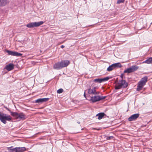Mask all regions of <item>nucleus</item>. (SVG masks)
<instances>
[{
  "instance_id": "f257e3e1",
  "label": "nucleus",
  "mask_w": 152,
  "mask_h": 152,
  "mask_svg": "<svg viewBox=\"0 0 152 152\" xmlns=\"http://www.w3.org/2000/svg\"><path fill=\"white\" fill-rule=\"evenodd\" d=\"M148 81V77L145 76L142 78L137 83V88L136 90L139 91L142 90L143 86L145 85Z\"/></svg>"
},
{
  "instance_id": "f03ea898",
  "label": "nucleus",
  "mask_w": 152,
  "mask_h": 152,
  "mask_svg": "<svg viewBox=\"0 0 152 152\" xmlns=\"http://www.w3.org/2000/svg\"><path fill=\"white\" fill-rule=\"evenodd\" d=\"M11 115L16 119L24 120L26 118V116L23 113H18L16 112H10Z\"/></svg>"
},
{
  "instance_id": "7ed1b4c3",
  "label": "nucleus",
  "mask_w": 152,
  "mask_h": 152,
  "mask_svg": "<svg viewBox=\"0 0 152 152\" xmlns=\"http://www.w3.org/2000/svg\"><path fill=\"white\" fill-rule=\"evenodd\" d=\"M128 83L125 80H121L116 84L115 89H118L122 88H126L128 86Z\"/></svg>"
},
{
  "instance_id": "20e7f679",
  "label": "nucleus",
  "mask_w": 152,
  "mask_h": 152,
  "mask_svg": "<svg viewBox=\"0 0 152 152\" xmlns=\"http://www.w3.org/2000/svg\"><path fill=\"white\" fill-rule=\"evenodd\" d=\"M12 119L11 116L6 114L1 113L0 112V120L4 124L7 123L6 121H10Z\"/></svg>"
},
{
  "instance_id": "39448f33",
  "label": "nucleus",
  "mask_w": 152,
  "mask_h": 152,
  "mask_svg": "<svg viewBox=\"0 0 152 152\" xmlns=\"http://www.w3.org/2000/svg\"><path fill=\"white\" fill-rule=\"evenodd\" d=\"M106 97L105 96H101L99 95H95L91 97L89 101L92 103H94L101 100L104 99Z\"/></svg>"
},
{
  "instance_id": "423d86ee",
  "label": "nucleus",
  "mask_w": 152,
  "mask_h": 152,
  "mask_svg": "<svg viewBox=\"0 0 152 152\" xmlns=\"http://www.w3.org/2000/svg\"><path fill=\"white\" fill-rule=\"evenodd\" d=\"M139 68V67L136 65L132 66L131 67L125 69L124 71V73H130L133 72L137 70Z\"/></svg>"
},
{
  "instance_id": "0eeeda50",
  "label": "nucleus",
  "mask_w": 152,
  "mask_h": 152,
  "mask_svg": "<svg viewBox=\"0 0 152 152\" xmlns=\"http://www.w3.org/2000/svg\"><path fill=\"white\" fill-rule=\"evenodd\" d=\"M44 22L43 21L39 22H35L30 23L26 25V26L29 28H33L35 27H38L42 24Z\"/></svg>"
},
{
  "instance_id": "6e6552de",
  "label": "nucleus",
  "mask_w": 152,
  "mask_h": 152,
  "mask_svg": "<svg viewBox=\"0 0 152 152\" xmlns=\"http://www.w3.org/2000/svg\"><path fill=\"white\" fill-rule=\"evenodd\" d=\"M97 88L96 87L90 88L88 89V93L89 94L93 95H98L99 94V92L96 91V89Z\"/></svg>"
},
{
  "instance_id": "1a4fd4ad",
  "label": "nucleus",
  "mask_w": 152,
  "mask_h": 152,
  "mask_svg": "<svg viewBox=\"0 0 152 152\" xmlns=\"http://www.w3.org/2000/svg\"><path fill=\"white\" fill-rule=\"evenodd\" d=\"M9 55H10L12 56H20L22 55V54L15 51L7 50L6 51Z\"/></svg>"
},
{
  "instance_id": "9d476101",
  "label": "nucleus",
  "mask_w": 152,
  "mask_h": 152,
  "mask_svg": "<svg viewBox=\"0 0 152 152\" xmlns=\"http://www.w3.org/2000/svg\"><path fill=\"white\" fill-rule=\"evenodd\" d=\"M139 116V114L138 113L132 115L128 118V121H135L136 120Z\"/></svg>"
},
{
  "instance_id": "9b49d317",
  "label": "nucleus",
  "mask_w": 152,
  "mask_h": 152,
  "mask_svg": "<svg viewBox=\"0 0 152 152\" xmlns=\"http://www.w3.org/2000/svg\"><path fill=\"white\" fill-rule=\"evenodd\" d=\"M60 62L63 68L67 66L70 63V61L68 60H62Z\"/></svg>"
},
{
  "instance_id": "f8f14e48",
  "label": "nucleus",
  "mask_w": 152,
  "mask_h": 152,
  "mask_svg": "<svg viewBox=\"0 0 152 152\" xmlns=\"http://www.w3.org/2000/svg\"><path fill=\"white\" fill-rule=\"evenodd\" d=\"M53 68L56 69H60L63 68L60 61L56 63L53 66Z\"/></svg>"
},
{
  "instance_id": "ddd939ff",
  "label": "nucleus",
  "mask_w": 152,
  "mask_h": 152,
  "mask_svg": "<svg viewBox=\"0 0 152 152\" xmlns=\"http://www.w3.org/2000/svg\"><path fill=\"white\" fill-rule=\"evenodd\" d=\"M109 79V77H107L102 79H96L94 80V81L96 82H98L99 83H100L102 82L107 81Z\"/></svg>"
},
{
  "instance_id": "4468645a",
  "label": "nucleus",
  "mask_w": 152,
  "mask_h": 152,
  "mask_svg": "<svg viewBox=\"0 0 152 152\" xmlns=\"http://www.w3.org/2000/svg\"><path fill=\"white\" fill-rule=\"evenodd\" d=\"M15 149H16V152H23L26 150V148L24 147H15Z\"/></svg>"
},
{
  "instance_id": "2eb2a0df",
  "label": "nucleus",
  "mask_w": 152,
  "mask_h": 152,
  "mask_svg": "<svg viewBox=\"0 0 152 152\" xmlns=\"http://www.w3.org/2000/svg\"><path fill=\"white\" fill-rule=\"evenodd\" d=\"M14 68V65L12 64H10L7 65L5 68L8 71H10L12 70Z\"/></svg>"
},
{
  "instance_id": "dca6fc26",
  "label": "nucleus",
  "mask_w": 152,
  "mask_h": 152,
  "mask_svg": "<svg viewBox=\"0 0 152 152\" xmlns=\"http://www.w3.org/2000/svg\"><path fill=\"white\" fill-rule=\"evenodd\" d=\"M8 3V0H0V7L6 6Z\"/></svg>"
},
{
  "instance_id": "f3484780",
  "label": "nucleus",
  "mask_w": 152,
  "mask_h": 152,
  "mask_svg": "<svg viewBox=\"0 0 152 152\" xmlns=\"http://www.w3.org/2000/svg\"><path fill=\"white\" fill-rule=\"evenodd\" d=\"M49 99L48 98H44L42 99H38L35 102L37 103L42 102L48 101Z\"/></svg>"
},
{
  "instance_id": "a211bd4d",
  "label": "nucleus",
  "mask_w": 152,
  "mask_h": 152,
  "mask_svg": "<svg viewBox=\"0 0 152 152\" xmlns=\"http://www.w3.org/2000/svg\"><path fill=\"white\" fill-rule=\"evenodd\" d=\"M105 115L103 113H100L96 115V116H98V119L99 120L102 119Z\"/></svg>"
},
{
  "instance_id": "6ab92c4d",
  "label": "nucleus",
  "mask_w": 152,
  "mask_h": 152,
  "mask_svg": "<svg viewBox=\"0 0 152 152\" xmlns=\"http://www.w3.org/2000/svg\"><path fill=\"white\" fill-rule=\"evenodd\" d=\"M112 65L114 69L115 68L121 67L122 66V65L120 63L113 64Z\"/></svg>"
},
{
  "instance_id": "aec40b11",
  "label": "nucleus",
  "mask_w": 152,
  "mask_h": 152,
  "mask_svg": "<svg viewBox=\"0 0 152 152\" xmlns=\"http://www.w3.org/2000/svg\"><path fill=\"white\" fill-rule=\"evenodd\" d=\"M152 63V59L151 57L149 58L148 59L142 62V63L148 64H151Z\"/></svg>"
},
{
  "instance_id": "412c9836",
  "label": "nucleus",
  "mask_w": 152,
  "mask_h": 152,
  "mask_svg": "<svg viewBox=\"0 0 152 152\" xmlns=\"http://www.w3.org/2000/svg\"><path fill=\"white\" fill-rule=\"evenodd\" d=\"M13 147L12 146L8 147L7 148V149L8 151H9L10 152H12L15 151V152H16V149H15V148H12Z\"/></svg>"
},
{
  "instance_id": "4be33fe9",
  "label": "nucleus",
  "mask_w": 152,
  "mask_h": 152,
  "mask_svg": "<svg viewBox=\"0 0 152 152\" xmlns=\"http://www.w3.org/2000/svg\"><path fill=\"white\" fill-rule=\"evenodd\" d=\"M114 69L112 65L110 66L107 69V70L108 71H110Z\"/></svg>"
},
{
  "instance_id": "5701e85b",
  "label": "nucleus",
  "mask_w": 152,
  "mask_h": 152,
  "mask_svg": "<svg viewBox=\"0 0 152 152\" xmlns=\"http://www.w3.org/2000/svg\"><path fill=\"white\" fill-rule=\"evenodd\" d=\"M63 91V90L62 88H60L57 91V93L58 94H61Z\"/></svg>"
},
{
  "instance_id": "b1692460",
  "label": "nucleus",
  "mask_w": 152,
  "mask_h": 152,
  "mask_svg": "<svg viewBox=\"0 0 152 152\" xmlns=\"http://www.w3.org/2000/svg\"><path fill=\"white\" fill-rule=\"evenodd\" d=\"M124 0H118L117 1V3L119 4L124 2Z\"/></svg>"
},
{
  "instance_id": "393cba45",
  "label": "nucleus",
  "mask_w": 152,
  "mask_h": 152,
  "mask_svg": "<svg viewBox=\"0 0 152 152\" xmlns=\"http://www.w3.org/2000/svg\"><path fill=\"white\" fill-rule=\"evenodd\" d=\"M113 138V136H110L108 137L107 138V140H111Z\"/></svg>"
},
{
  "instance_id": "a878e982",
  "label": "nucleus",
  "mask_w": 152,
  "mask_h": 152,
  "mask_svg": "<svg viewBox=\"0 0 152 152\" xmlns=\"http://www.w3.org/2000/svg\"><path fill=\"white\" fill-rule=\"evenodd\" d=\"M124 76V75L123 74H121V75L120 77L121 78V80H123Z\"/></svg>"
},
{
  "instance_id": "bb28decb",
  "label": "nucleus",
  "mask_w": 152,
  "mask_h": 152,
  "mask_svg": "<svg viewBox=\"0 0 152 152\" xmlns=\"http://www.w3.org/2000/svg\"><path fill=\"white\" fill-rule=\"evenodd\" d=\"M5 108L7 110H8V111H10V112H11L10 110L7 107H5Z\"/></svg>"
},
{
  "instance_id": "cd10ccee",
  "label": "nucleus",
  "mask_w": 152,
  "mask_h": 152,
  "mask_svg": "<svg viewBox=\"0 0 152 152\" xmlns=\"http://www.w3.org/2000/svg\"><path fill=\"white\" fill-rule=\"evenodd\" d=\"M61 47L62 48H64V46L63 45H62L61 46Z\"/></svg>"
},
{
  "instance_id": "c85d7f7f",
  "label": "nucleus",
  "mask_w": 152,
  "mask_h": 152,
  "mask_svg": "<svg viewBox=\"0 0 152 152\" xmlns=\"http://www.w3.org/2000/svg\"><path fill=\"white\" fill-rule=\"evenodd\" d=\"M84 96L86 99V96L85 92L84 93Z\"/></svg>"
}]
</instances>
